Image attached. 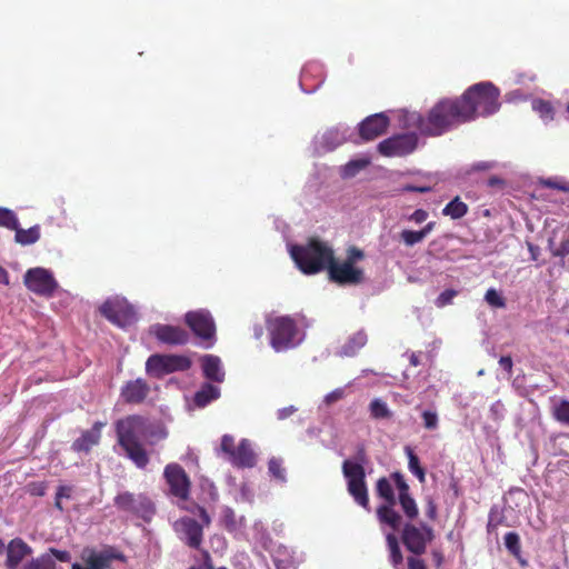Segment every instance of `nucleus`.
Listing matches in <instances>:
<instances>
[{"label":"nucleus","mask_w":569,"mask_h":569,"mask_svg":"<svg viewBox=\"0 0 569 569\" xmlns=\"http://www.w3.org/2000/svg\"><path fill=\"white\" fill-rule=\"evenodd\" d=\"M552 415L558 422L569 426V400H561L553 408Z\"/></svg>","instance_id":"nucleus-41"},{"label":"nucleus","mask_w":569,"mask_h":569,"mask_svg":"<svg viewBox=\"0 0 569 569\" xmlns=\"http://www.w3.org/2000/svg\"><path fill=\"white\" fill-rule=\"evenodd\" d=\"M398 499H399V503L401 506V509H402L405 516L409 520H415L419 515V510H418L416 500L411 497V495H408V496L399 495Z\"/></svg>","instance_id":"nucleus-36"},{"label":"nucleus","mask_w":569,"mask_h":569,"mask_svg":"<svg viewBox=\"0 0 569 569\" xmlns=\"http://www.w3.org/2000/svg\"><path fill=\"white\" fill-rule=\"evenodd\" d=\"M553 257H566L569 254V238L563 239L559 247L551 251Z\"/></svg>","instance_id":"nucleus-55"},{"label":"nucleus","mask_w":569,"mask_h":569,"mask_svg":"<svg viewBox=\"0 0 569 569\" xmlns=\"http://www.w3.org/2000/svg\"><path fill=\"white\" fill-rule=\"evenodd\" d=\"M270 345L276 351H283L295 346L298 332L297 322L290 316L270 317L266 321Z\"/></svg>","instance_id":"nucleus-5"},{"label":"nucleus","mask_w":569,"mask_h":569,"mask_svg":"<svg viewBox=\"0 0 569 569\" xmlns=\"http://www.w3.org/2000/svg\"><path fill=\"white\" fill-rule=\"evenodd\" d=\"M468 204L465 203L460 197H455L449 203L442 209V214L450 217L453 220L461 219L468 213Z\"/></svg>","instance_id":"nucleus-28"},{"label":"nucleus","mask_w":569,"mask_h":569,"mask_svg":"<svg viewBox=\"0 0 569 569\" xmlns=\"http://www.w3.org/2000/svg\"><path fill=\"white\" fill-rule=\"evenodd\" d=\"M18 224L17 214L8 208L0 207V227L14 230Z\"/></svg>","instance_id":"nucleus-39"},{"label":"nucleus","mask_w":569,"mask_h":569,"mask_svg":"<svg viewBox=\"0 0 569 569\" xmlns=\"http://www.w3.org/2000/svg\"><path fill=\"white\" fill-rule=\"evenodd\" d=\"M368 336L365 330H359L351 335L346 343L341 347L340 353L346 357H353L358 351L366 346Z\"/></svg>","instance_id":"nucleus-25"},{"label":"nucleus","mask_w":569,"mask_h":569,"mask_svg":"<svg viewBox=\"0 0 569 569\" xmlns=\"http://www.w3.org/2000/svg\"><path fill=\"white\" fill-rule=\"evenodd\" d=\"M268 470L272 477L281 481L284 480V468L282 467V460L278 458H271L268 462Z\"/></svg>","instance_id":"nucleus-44"},{"label":"nucleus","mask_w":569,"mask_h":569,"mask_svg":"<svg viewBox=\"0 0 569 569\" xmlns=\"http://www.w3.org/2000/svg\"><path fill=\"white\" fill-rule=\"evenodd\" d=\"M499 365L508 375L512 373L513 361L510 356L500 357Z\"/></svg>","instance_id":"nucleus-57"},{"label":"nucleus","mask_w":569,"mask_h":569,"mask_svg":"<svg viewBox=\"0 0 569 569\" xmlns=\"http://www.w3.org/2000/svg\"><path fill=\"white\" fill-rule=\"evenodd\" d=\"M426 515L429 519L433 520L437 516V507L432 500H429Z\"/></svg>","instance_id":"nucleus-64"},{"label":"nucleus","mask_w":569,"mask_h":569,"mask_svg":"<svg viewBox=\"0 0 569 569\" xmlns=\"http://www.w3.org/2000/svg\"><path fill=\"white\" fill-rule=\"evenodd\" d=\"M229 460L237 468H252L256 465V453L251 442L248 439H241Z\"/></svg>","instance_id":"nucleus-23"},{"label":"nucleus","mask_w":569,"mask_h":569,"mask_svg":"<svg viewBox=\"0 0 569 569\" xmlns=\"http://www.w3.org/2000/svg\"><path fill=\"white\" fill-rule=\"evenodd\" d=\"M106 422L97 421L92 428L86 430L72 443V450L76 452H89L92 447L97 446L101 439V430Z\"/></svg>","instance_id":"nucleus-22"},{"label":"nucleus","mask_w":569,"mask_h":569,"mask_svg":"<svg viewBox=\"0 0 569 569\" xmlns=\"http://www.w3.org/2000/svg\"><path fill=\"white\" fill-rule=\"evenodd\" d=\"M330 281L340 286H357L365 281V271L362 268L353 266L347 261H338L335 254L327 268Z\"/></svg>","instance_id":"nucleus-11"},{"label":"nucleus","mask_w":569,"mask_h":569,"mask_svg":"<svg viewBox=\"0 0 569 569\" xmlns=\"http://www.w3.org/2000/svg\"><path fill=\"white\" fill-rule=\"evenodd\" d=\"M220 397V389L211 383H204L193 397L194 405L203 408Z\"/></svg>","instance_id":"nucleus-27"},{"label":"nucleus","mask_w":569,"mask_h":569,"mask_svg":"<svg viewBox=\"0 0 569 569\" xmlns=\"http://www.w3.org/2000/svg\"><path fill=\"white\" fill-rule=\"evenodd\" d=\"M114 506L124 512L146 518L154 512L151 500L144 495H134L129 491L121 492L114 497Z\"/></svg>","instance_id":"nucleus-15"},{"label":"nucleus","mask_w":569,"mask_h":569,"mask_svg":"<svg viewBox=\"0 0 569 569\" xmlns=\"http://www.w3.org/2000/svg\"><path fill=\"white\" fill-rule=\"evenodd\" d=\"M365 252L356 246H351L347 249V257L345 261L356 266L358 261L363 260Z\"/></svg>","instance_id":"nucleus-49"},{"label":"nucleus","mask_w":569,"mask_h":569,"mask_svg":"<svg viewBox=\"0 0 569 569\" xmlns=\"http://www.w3.org/2000/svg\"><path fill=\"white\" fill-rule=\"evenodd\" d=\"M22 569H56V562L50 555L43 553L26 563Z\"/></svg>","instance_id":"nucleus-38"},{"label":"nucleus","mask_w":569,"mask_h":569,"mask_svg":"<svg viewBox=\"0 0 569 569\" xmlns=\"http://www.w3.org/2000/svg\"><path fill=\"white\" fill-rule=\"evenodd\" d=\"M6 551V567L8 569H16L27 556L32 553V548L23 539L14 538L10 540Z\"/></svg>","instance_id":"nucleus-21"},{"label":"nucleus","mask_w":569,"mask_h":569,"mask_svg":"<svg viewBox=\"0 0 569 569\" xmlns=\"http://www.w3.org/2000/svg\"><path fill=\"white\" fill-rule=\"evenodd\" d=\"M71 491H72V488L69 487V486H59L58 489H57V492H56V496L58 498H71Z\"/></svg>","instance_id":"nucleus-61"},{"label":"nucleus","mask_w":569,"mask_h":569,"mask_svg":"<svg viewBox=\"0 0 569 569\" xmlns=\"http://www.w3.org/2000/svg\"><path fill=\"white\" fill-rule=\"evenodd\" d=\"M427 218L428 212L423 209H417L409 216V220L415 223H422L427 220Z\"/></svg>","instance_id":"nucleus-56"},{"label":"nucleus","mask_w":569,"mask_h":569,"mask_svg":"<svg viewBox=\"0 0 569 569\" xmlns=\"http://www.w3.org/2000/svg\"><path fill=\"white\" fill-rule=\"evenodd\" d=\"M386 540L390 553V561L395 568H398L400 565H402L403 561V556L399 547L398 539L393 533H388Z\"/></svg>","instance_id":"nucleus-33"},{"label":"nucleus","mask_w":569,"mask_h":569,"mask_svg":"<svg viewBox=\"0 0 569 569\" xmlns=\"http://www.w3.org/2000/svg\"><path fill=\"white\" fill-rule=\"evenodd\" d=\"M418 137L416 133H402L382 140L378 151L385 157H405L416 150Z\"/></svg>","instance_id":"nucleus-13"},{"label":"nucleus","mask_w":569,"mask_h":569,"mask_svg":"<svg viewBox=\"0 0 569 569\" xmlns=\"http://www.w3.org/2000/svg\"><path fill=\"white\" fill-rule=\"evenodd\" d=\"M202 371L207 379L214 382H222L224 373L221 369V361L217 356L206 355L201 359Z\"/></svg>","instance_id":"nucleus-24"},{"label":"nucleus","mask_w":569,"mask_h":569,"mask_svg":"<svg viewBox=\"0 0 569 569\" xmlns=\"http://www.w3.org/2000/svg\"><path fill=\"white\" fill-rule=\"evenodd\" d=\"M81 560L82 563L74 562L71 569H111L113 560L124 562L126 556L113 547H106L102 550L84 548Z\"/></svg>","instance_id":"nucleus-9"},{"label":"nucleus","mask_w":569,"mask_h":569,"mask_svg":"<svg viewBox=\"0 0 569 569\" xmlns=\"http://www.w3.org/2000/svg\"><path fill=\"white\" fill-rule=\"evenodd\" d=\"M191 360L183 355H151L146 362L148 375L162 378L166 375L177 371H187L191 368Z\"/></svg>","instance_id":"nucleus-7"},{"label":"nucleus","mask_w":569,"mask_h":569,"mask_svg":"<svg viewBox=\"0 0 569 569\" xmlns=\"http://www.w3.org/2000/svg\"><path fill=\"white\" fill-rule=\"evenodd\" d=\"M503 540L509 553L518 559L521 565H525L526 561L521 557V542L519 535L515 531L507 532Z\"/></svg>","instance_id":"nucleus-31"},{"label":"nucleus","mask_w":569,"mask_h":569,"mask_svg":"<svg viewBox=\"0 0 569 569\" xmlns=\"http://www.w3.org/2000/svg\"><path fill=\"white\" fill-rule=\"evenodd\" d=\"M500 91L491 82H479L469 87L459 98L461 108L467 111L466 121L488 117L500 108Z\"/></svg>","instance_id":"nucleus-3"},{"label":"nucleus","mask_w":569,"mask_h":569,"mask_svg":"<svg viewBox=\"0 0 569 569\" xmlns=\"http://www.w3.org/2000/svg\"><path fill=\"white\" fill-rule=\"evenodd\" d=\"M433 538V529L426 523H421L420 526L406 523L401 533V540L406 549L416 556L423 555L428 543H430Z\"/></svg>","instance_id":"nucleus-10"},{"label":"nucleus","mask_w":569,"mask_h":569,"mask_svg":"<svg viewBox=\"0 0 569 569\" xmlns=\"http://www.w3.org/2000/svg\"><path fill=\"white\" fill-rule=\"evenodd\" d=\"M370 163L368 158H361L356 160H350L342 168V177L343 178H352L358 174L361 170L367 168Z\"/></svg>","instance_id":"nucleus-37"},{"label":"nucleus","mask_w":569,"mask_h":569,"mask_svg":"<svg viewBox=\"0 0 569 569\" xmlns=\"http://www.w3.org/2000/svg\"><path fill=\"white\" fill-rule=\"evenodd\" d=\"M505 183H506L505 180L497 176H492L487 180V186L490 188H499L500 189L505 186Z\"/></svg>","instance_id":"nucleus-62"},{"label":"nucleus","mask_w":569,"mask_h":569,"mask_svg":"<svg viewBox=\"0 0 569 569\" xmlns=\"http://www.w3.org/2000/svg\"><path fill=\"white\" fill-rule=\"evenodd\" d=\"M532 109L545 122L552 121L555 118V109L550 101L543 99H535L532 101Z\"/></svg>","instance_id":"nucleus-34"},{"label":"nucleus","mask_w":569,"mask_h":569,"mask_svg":"<svg viewBox=\"0 0 569 569\" xmlns=\"http://www.w3.org/2000/svg\"><path fill=\"white\" fill-rule=\"evenodd\" d=\"M401 191L427 193V192L431 191V187L425 186V184L418 186V184L407 183V184L402 186Z\"/></svg>","instance_id":"nucleus-53"},{"label":"nucleus","mask_w":569,"mask_h":569,"mask_svg":"<svg viewBox=\"0 0 569 569\" xmlns=\"http://www.w3.org/2000/svg\"><path fill=\"white\" fill-rule=\"evenodd\" d=\"M149 392L150 386L148 382L138 378L136 380H129L122 386L120 397L126 403L140 405L147 399Z\"/></svg>","instance_id":"nucleus-20"},{"label":"nucleus","mask_w":569,"mask_h":569,"mask_svg":"<svg viewBox=\"0 0 569 569\" xmlns=\"http://www.w3.org/2000/svg\"><path fill=\"white\" fill-rule=\"evenodd\" d=\"M495 167V163L491 161H480L472 166V170L475 171H485L490 170Z\"/></svg>","instance_id":"nucleus-63"},{"label":"nucleus","mask_w":569,"mask_h":569,"mask_svg":"<svg viewBox=\"0 0 569 569\" xmlns=\"http://www.w3.org/2000/svg\"><path fill=\"white\" fill-rule=\"evenodd\" d=\"M376 492L378 497L383 499L386 503H396V496L391 482L386 477L379 478L376 483Z\"/></svg>","instance_id":"nucleus-32"},{"label":"nucleus","mask_w":569,"mask_h":569,"mask_svg":"<svg viewBox=\"0 0 569 569\" xmlns=\"http://www.w3.org/2000/svg\"><path fill=\"white\" fill-rule=\"evenodd\" d=\"M396 503H385L378 507L377 517L381 523H386L393 530L399 529L401 516L395 510Z\"/></svg>","instance_id":"nucleus-26"},{"label":"nucleus","mask_w":569,"mask_h":569,"mask_svg":"<svg viewBox=\"0 0 569 569\" xmlns=\"http://www.w3.org/2000/svg\"><path fill=\"white\" fill-rule=\"evenodd\" d=\"M174 529L180 540L191 549L199 550L203 541V527L193 518L182 517Z\"/></svg>","instance_id":"nucleus-17"},{"label":"nucleus","mask_w":569,"mask_h":569,"mask_svg":"<svg viewBox=\"0 0 569 569\" xmlns=\"http://www.w3.org/2000/svg\"><path fill=\"white\" fill-rule=\"evenodd\" d=\"M467 111H463L459 98H446L438 101L427 117H419L417 127L425 136L437 137L453 127L466 123Z\"/></svg>","instance_id":"nucleus-2"},{"label":"nucleus","mask_w":569,"mask_h":569,"mask_svg":"<svg viewBox=\"0 0 569 569\" xmlns=\"http://www.w3.org/2000/svg\"><path fill=\"white\" fill-rule=\"evenodd\" d=\"M486 302L495 308H505L506 300L505 298L493 288L487 290L485 295Z\"/></svg>","instance_id":"nucleus-43"},{"label":"nucleus","mask_w":569,"mask_h":569,"mask_svg":"<svg viewBox=\"0 0 569 569\" xmlns=\"http://www.w3.org/2000/svg\"><path fill=\"white\" fill-rule=\"evenodd\" d=\"M100 313L113 325L124 328L136 320V312L123 300H107L100 307Z\"/></svg>","instance_id":"nucleus-16"},{"label":"nucleus","mask_w":569,"mask_h":569,"mask_svg":"<svg viewBox=\"0 0 569 569\" xmlns=\"http://www.w3.org/2000/svg\"><path fill=\"white\" fill-rule=\"evenodd\" d=\"M342 473L347 479V489L353 500L365 509H369V495L366 483V471L361 463L345 460Z\"/></svg>","instance_id":"nucleus-6"},{"label":"nucleus","mask_w":569,"mask_h":569,"mask_svg":"<svg viewBox=\"0 0 569 569\" xmlns=\"http://www.w3.org/2000/svg\"><path fill=\"white\" fill-rule=\"evenodd\" d=\"M370 416L373 419H391L392 412L388 408V405L381 399H373L369 405Z\"/></svg>","instance_id":"nucleus-35"},{"label":"nucleus","mask_w":569,"mask_h":569,"mask_svg":"<svg viewBox=\"0 0 569 569\" xmlns=\"http://www.w3.org/2000/svg\"><path fill=\"white\" fill-rule=\"evenodd\" d=\"M400 239L407 247H412L419 242H421L423 238V232L420 230H402L400 232Z\"/></svg>","instance_id":"nucleus-42"},{"label":"nucleus","mask_w":569,"mask_h":569,"mask_svg":"<svg viewBox=\"0 0 569 569\" xmlns=\"http://www.w3.org/2000/svg\"><path fill=\"white\" fill-rule=\"evenodd\" d=\"M16 234L14 239L18 243L22 246H28L37 242L40 239V227L33 226L29 229H22L17 226V229H14Z\"/></svg>","instance_id":"nucleus-29"},{"label":"nucleus","mask_w":569,"mask_h":569,"mask_svg":"<svg viewBox=\"0 0 569 569\" xmlns=\"http://www.w3.org/2000/svg\"><path fill=\"white\" fill-rule=\"evenodd\" d=\"M23 282L30 291L43 297H51L58 287V282L52 273L40 267L27 270Z\"/></svg>","instance_id":"nucleus-12"},{"label":"nucleus","mask_w":569,"mask_h":569,"mask_svg":"<svg viewBox=\"0 0 569 569\" xmlns=\"http://www.w3.org/2000/svg\"><path fill=\"white\" fill-rule=\"evenodd\" d=\"M505 516L492 508L489 513L488 531L496 530L499 526L503 525Z\"/></svg>","instance_id":"nucleus-47"},{"label":"nucleus","mask_w":569,"mask_h":569,"mask_svg":"<svg viewBox=\"0 0 569 569\" xmlns=\"http://www.w3.org/2000/svg\"><path fill=\"white\" fill-rule=\"evenodd\" d=\"M290 256L305 274H316L325 269L327 270L333 250L328 243L318 238H310L305 246H292Z\"/></svg>","instance_id":"nucleus-4"},{"label":"nucleus","mask_w":569,"mask_h":569,"mask_svg":"<svg viewBox=\"0 0 569 569\" xmlns=\"http://www.w3.org/2000/svg\"><path fill=\"white\" fill-rule=\"evenodd\" d=\"M423 427L428 430H435L438 427V415L435 411L425 410L421 415Z\"/></svg>","instance_id":"nucleus-46"},{"label":"nucleus","mask_w":569,"mask_h":569,"mask_svg":"<svg viewBox=\"0 0 569 569\" xmlns=\"http://www.w3.org/2000/svg\"><path fill=\"white\" fill-rule=\"evenodd\" d=\"M151 332L160 342L170 346H183L190 340L189 333L177 326L158 323L151 328Z\"/></svg>","instance_id":"nucleus-18"},{"label":"nucleus","mask_w":569,"mask_h":569,"mask_svg":"<svg viewBox=\"0 0 569 569\" xmlns=\"http://www.w3.org/2000/svg\"><path fill=\"white\" fill-rule=\"evenodd\" d=\"M184 322L193 335L204 342L206 348L216 341V322L212 315L206 309L189 311L184 315Z\"/></svg>","instance_id":"nucleus-8"},{"label":"nucleus","mask_w":569,"mask_h":569,"mask_svg":"<svg viewBox=\"0 0 569 569\" xmlns=\"http://www.w3.org/2000/svg\"><path fill=\"white\" fill-rule=\"evenodd\" d=\"M163 477L173 497L181 500L189 498L191 481L186 470L179 463H168L164 467Z\"/></svg>","instance_id":"nucleus-14"},{"label":"nucleus","mask_w":569,"mask_h":569,"mask_svg":"<svg viewBox=\"0 0 569 569\" xmlns=\"http://www.w3.org/2000/svg\"><path fill=\"white\" fill-rule=\"evenodd\" d=\"M221 450L229 456V459L236 451L234 438L231 435H223L220 443Z\"/></svg>","instance_id":"nucleus-50"},{"label":"nucleus","mask_w":569,"mask_h":569,"mask_svg":"<svg viewBox=\"0 0 569 569\" xmlns=\"http://www.w3.org/2000/svg\"><path fill=\"white\" fill-rule=\"evenodd\" d=\"M391 479L393 480V482L399 491V495H403V496L410 495L409 485L407 483V481L401 472L396 471V472L391 473Z\"/></svg>","instance_id":"nucleus-45"},{"label":"nucleus","mask_w":569,"mask_h":569,"mask_svg":"<svg viewBox=\"0 0 569 569\" xmlns=\"http://www.w3.org/2000/svg\"><path fill=\"white\" fill-rule=\"evenodd\" d=\"M28 491L31 496L42 497L47 492V483L43 481L31 482L28 486Z\"/></svg>","instance_id":"nucleus-52"},{"label":"nucleus","mask_w":569,"mask_h":569,"mask_svg":"<svg viewBox=\"0 0 569 569\" xmlns=\"http://www.w3.org/2000/svg\"><path fill=\"white\" fill-rule=\"evenodd\" d=\"M457 296V291L453 289H447L442 291L436 299V306L443 308L452 302V299Z\"/></svg>","instance_id":"nucleus-48"},{"label":"nucleus","mask_w":569,"mask_h":569,"mask_svg":"<svg viewBox=\"0 0 569 569\" xmlns=\"http://www.w3.org/2000/svg\"><path fill=\"white\" fill-rule=\"evenodd\" d=\"M408 569H427L425 561L420 558L408 557Z\"/></svg>","instance_id":"nucleus-58"},{"label":"nucleus","mask_w":569,"mask_h":569,"mask_svg":"<svg viewBox=\"0 0 569 569\" xmlns=\"http://www.w3.org/2000/svg\"><path fill=\"white\" fill-rule=\"evenodd\" d=\"M197 511H198V516L202 522L200 525L202 527H208L211 523V518H210L209 513L207 512V510L203 507L198 506Z\"/></svg>","instance_id":"nucleus-59"},{"label":"nucleus","mask_w":569,"mask_h":569,"mask_svg":"<svg viewBox=\"0 0 569 569\" xmlns=\"http://www.w3.org/2000/svg\"><path fill=\"white\" fill-rule=\"evenodd\" d=\"M539 184L549 189H556L562 192H569V180L562 178L540 179Z\"/></svg>","instance_id":"nucleus-40"},{"label":"nucleus","mask_w":569,"mask_h":569,"mask_svg":"<svg viewBox=\"0 0 569 569\" xmlns=\"http://www.w3.org/2000/svg\"><path fill=\"white\" fill-rule=\"evenodd\" d=\"M197 511H198V516L202 522L200 525L202 527H208L211 523V518H210L209 513L207 512V510L203 507L198 506Z\"/></svg>","instance_id":"nucleus-60"},{"label":"nucleus","mask_w":569,"mask_h":569,"mask_svg":"<svg viewBox=\"0 0 569 569\" xmlns=\"http://www.w3.org/2000/svg\"><path fill=\"white\" fill-rule=\"evenodd\" d=\"M389 118L385 113L367 117L359 124V136L363 141H371L382 136L389 127Z\"/></svg>","instance_id":"nucleus-19"},{"label":"nucleus","mask_w":569,"mask_h":569,"mask_svg":"<svg viewBox=\"0 0 569 569\" xmlns=\"http://www.w3.org/2000/svg\"><path fill=\"white\" fill-rule=\"evenodd\" d=\"M405 452L408 457V469L418 478L420 483H423L426 481V470L420 465L418 456L409 446L405 447Z\"/></svg>","instance_id":"nucleus-30"},{"label":"nucleus","mask_w":569,"mask_h":569,"mask_svg":"<svg viewBox=\"0 0 569 569\" xmlns=\"http://www.w3.org/2000/svg\"><path fill=\"white\" fill-rule=\"evenodd\" d=\"M346 397V388L343 387H340V388H336L335 390H332L331 392H329L326 397H325V403L327 406H331L340 400H342L343 398Z\"/></svg>","instance_id":"nucleus-51"},{"label":"nucleus","mask_w":569,"mask_h":569,"mask_svg":"<svg viewBox=\"0 0 569 569\" xmlns=\"http://www.w3.org/2000/svg\"><path fill=\"white\" fill-rule=\"evenodd\" d=\"M50 557L53 556L57 560L61 562H68L71 558L70 552L67 550H59L56 548H50L49 553Z\"/></svg>","instance_id":"nucleus-54"},{"label":"nucleus","mask_w":569,"mask_h":569,"mask_svg":"<svg viewBox=\"0 0 569 569\" xmlns=\"http://www.w3.org/2000/svg\"><path fill=\"white\" fill-rule=\"evenodd\" d=\"M117 443L123 455L138 468L146 469L150 456L144 441L154 446L168 437V430L161 423L151 422L141 415L126 416L114 423Z\"/></svg>","instance_id":"nucleus-1"}]
</instances>
